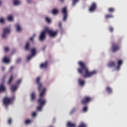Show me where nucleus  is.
Wrapping results in <instances>:
<instances>
[{"label": "nucleus", "instance_id": "obj_12", "mask_svg": "<svg viewBox=\"0 0 127 127\" xmlns=\"http://www.w3.org/2000/svg\"><path fill=\"white\" fill-rule=\"evenodd\" d=\"M123 64V61L121 60H118V66L116 67V69L119 70L120 69L121 66Z\"/></svg>", "mask_w": 127, "mask_h": 127}, {"label": "nucleus", "instance_id": "obj_17", "mask_svg": "<svg viewBox=\"0 0 127 127\" xmlns=\"http://www.w3.org/2000/svg\"><path fill=\"white\" fill-rule=\"evenodd\" d=\"M13 79V74H11L9 80L8 81L7 84L10 85L11 84V82H12V80Z\"/></svg>", "mask_w": 127, "mask_h": 127}, {"label": "nucleus", "instance_id": "obj_33", "mask_svg": "<svg viewBox=\"0 0 127 127\" xmlns=\"http://www.w3.org/2000/svg\"><path fill=\"white\" fill-rule=\"evenodd\" d=\"M7 20L9 21H12L13 20L12 16H9L7 18Z\"/></svg>", "mask_w": 127, "mask_h": 127}, {"label": "nucleus", "instance_id": "obj_11", "mask_svg": "<svg viewBox=\"0 0 127 127\" xmlns=\"http://www.w3.org/2000/svg\"><path fill=\"white\" fill-rule=\"evenodd\" d=\"M46 30L41 32L39 37V39L40 41H43L45 39L46 37Z\"/></svg>", "mask_w": 127, "mask_h": 127}, {"label": "nucleus", "instance_id": "obj_46", "mask_svg": "<svg viewBox=\"0 0 127 127\" xmlns=\"http://www.w3.org/2000/svg\"><path fill=\"white\" fill-rule=\"evenodd\" d=\"M20 61H21V59H18L16 61V63H18L20 62Z\"/></svg>", "mask_w": 127, "mask_h": 127}, {"label": "nucleus", "instance_id": "obj_6", "mask_svg": "<svg viewBox=\"0 0 127 127\" xmlns=\"http://www.w3.org/2000/svg\"><path fill=\"white\" fill-rule=\"evenodd\" d=\"M62 13L64 16L63 17V20L64 21H65L67 19V8L66 7H64L62 9Z\"/></svg>", "mask_w": 127, "mask_h": 127}, {"label": "nucleus", "instance_id": "obj_18", "mask_svg": "<svg viewBox=\"0 0 127 127\" xmlns=\"http://www.w3.org/2000/svg\"><path fill=\"white\" fill-rule=\"evenodd\" d=\"M67 127H75V124L74 123H71V122H67Z\"/></svg>", "mask_w": 127, "mask_h": 127}, {"label": "nucleus", "instance_id": "obj_44", "mask_svg": "<svg viewBox=\"0 0 127 127\" xmlns=\"http://www.w3.org/2000/svg\"><path fill=\"white\" fill-rule=\"evenodd\" d=\"M32 116L33 117H35L36 116V112H33V113H32Z\"/></svg>", "mask_w": 127, "mask_h": 127}, {"label": "nucleus", "instance_id": "obj_9", "mask_svg": "<svg viewBox=\"0 0 127 127\" xmlns=\"http://www.w3.org/2000/svg\"><path fill=\"white\" fill-rule=\"evenodd\" d=\"M97 7V4L95 2H93L90 5V7L89 9V11L91 12H94L96 10Z\"/></svg>", "mask_w": 127, "mask_h": 127}, {"label": "nucleus", "instance_id": "obj_24", "mask_svg": "<svg viewBox=\"0 0 127 127\" xmlns=\"http://www.w3.org/2000/svg\"><path fill=\"white\" fill-rule=\"evenodd\" d=\"M13 4L14 5L20 4V1L19 0H14Z\"/></svg>", "mask_w": 127, "mask_h": 127}, {"label": "nucleus", "instance_id": "obj_35", "mask_svg": "<svg viewBox=\"0 0 127 127\" xmlns=\"http://www.w3.org/2000/svg\"><path fill=\"white\" fill-rule=\"evenodd\" d=\"M6 78V75H4L2 76V78L1 79V80L2 82H4L5 80V79Z\"/></svg>", "mask_w": 127, "mask_h": 127}, {"label": "nucleus", "instance_id": "obj_50", "mask_svg": "<svg viewBox=\"0 0 127 127\" xmlns=\"http://www.w3.org/2000/svg\"><path fill=\"white\" fill-rule=\"evenodd\" d=\"M28 2L30 3V1L29 0H28Z\"/></svg>", "mask_w": 127, "mask_h": 127}, {"label": "nucleus", "instance_id": "obj_8", "mask_svg": "<svg viewBox=\"0 0 127 127\" xmlns=\"http://www.w3.org/2000/svg\"><path fill=\"white\" fill-rule=\"evenodd\" d=\"M31 53L32 55L29 56L27 59V60L28 61L30 60V59H31V58H32V57L35 56V54L36 53V48H32L31 49Z\"/></svg>", "mask_w": 127, "mask_h": 127}, {"label": "nucleus", "instance_id": "obj_49", "mask_svg": "<svg viewBox=\"0 0 127 127\" xmlns=\"http://www.w3.org/2000/svg\"><path fill=\"white\" fill-rule=\"evenodd\" d=\"M1 4V1L0 0V5Z\"/></svg>", "mask_w": 127, "mask_h": 127}, {"label": "nucleus", "instance_id": "obj_21", "mask_svg": "<svg viewBox=\"0 0 127 127\" xmlns=\"http://www.w3.org/2000/svg\"><path fill=\"white\" fill-rule=\"evenodd\" d=\"M31 101H34L35 100V93L32 92L31 95Z\"/></svg>", "mask_w": 127, "mask_h": 127}, {"label": "nucleus", "instance_id": "obj_36", "mask_svg": "<svg viewBox=\"0 0 127 127\" xmlns=\"http://www.w3.org/2000/svg\"><path fill=\"white\" fill-rule=\"evenodd\" d=\"M21 83V79H20L16 81V84L18 85Z\"/></svg>", "mask_w": 127, "mask_h": 127}, {"label": "nucleus", "instance_id": "obj_14", "mask_svg": "<svg viewBox=\"0 0 127 127\" xmlns=\"http://www.w3.org/2000/svg\"><path fill=\"white\" fill-rule=\"evenodd\" d=\"M15 28L17 32H21V27L20 26V25L19 24H16L15 25Z\"/></svg>", "mask_w": 127, "mask_h": 127}, {"label": "nucleus", "instance_id": "obj_43", "mask_svg": "<svg viewBox=\"0 0 127 127\" xmlns=\"http://www.w3.org/2000/svg\"><path fill=\"white\" fill-rule=\"evenodd\" d=\"M12 122V120H11V118H9L8 120V124L9 125L11 124V122Z\"/></svg>", "mask_w": 127, "mask_h": 127}, {"label": "nucleus", "instance_id": "obj_40", "mask_svg": "<svg viewBox=\"0 0 127 127\" xmlns=\"http://www.w3.org/2000/svg\"><path fill=\"white\" fill-rule=\"evenodd\" d=\"M43 107V106L42 105H39V106H38V107H37V110H39V111L41 110V109H42V108Z\"/></svg>", "mask_w": 127, "mask_h": 127}, {"label": "nucleus", "instance_id": "obj_22", "mask_svg": "<svg viewBox=\"0 0 127 127\" xmlns=\"http://www.w3.org/2000/svg\"><path fill=\"white\" fill-rule=\"evenodd\" d=\"M113 17V15L112 14H108L105 15V19H108L109 18H112Z\"/></svg>", "mask_w": 127, "mask_h": 127}, {"label": "nucleus", "instance_id": "obj_16", "mask_svg": "<svg viewBox=\"0 0 127 127\" xmlns=\"http://www.w3.org/2000/svg\"><path fill=\"white\" fill-rule=\"evenodd\" d=\"M78 83L80 86H83L85 84V81H84V80H82L80 78H79V79H78Z\"/></svg>", "mask_w": 127, "mask_h": 127}, {"label": "nucleus", "instance_id": "obj_4", "mask_svg": "<svg viewBox=\"0 0 127 127\" xmlns=\"http://www.w3.org/2000/svg\"><path fill=\"white\" fill-rule=\"evenodd\" d=\"M46 32L48 33L49 35L51 37H55L58 33V30L54 31V30L49 29H46Z\"/></svg>", "mask_w": 127, "mask_h": 127}, {"label": "nucleus", "instance_id": "obj_10", "mask_svg": "<svg viewBox=\"0 0 127 127\" xmlns=\"http://www.w3.org/2000/svg\"><path fill=\"white\" fill-rule=\"evenodd\" d=\"M10 33V29L9 28H5L3 29V32L2 35V37L3 38H5V36L6 35L9 34Z\"/></svg>", "mask_w": 127, "mask_h": 127}, {"label": "nucleus", "instance_id": "obj_23", "mask_svg": "<svg viewBox=\"0 0 127 127\" xmlns=\"http://www.w3.org/2000/svg\"><path fill=\"white\" fill-rule=\"evenodd\" d=\"M106 90L109 94H111L112 93V88L109 86H108L106 87Z\"/></svg>", "mask_w": 127, "mask_h": 127}, {"label": "nucleus", "instance_id": "obj_1", "mask_svg": "<svg viewBox=\"0 0 127 127\" xmlns=\"http://www.w3.org/2000/svg\"><path fill=\"white\" fill-rule=\"evenodd\" d=\"M78 64L80 66L77 69L78 72L80 74H83L84 73V78H90L93 75H96L97 73V71H90L89 69L87 67L85 63L83 62H79Z\"/></svg>", "mask_w": 127, "mask_h": 127}, {"label": "nucleus", "instance_id": "obj_48", "mask_svg": "<svg viewBox=\"0 0 127 127\" xmlns=\"http://www.w3.org/2000/svg\"><path fill=\"white\" fill-rule=\"evenodd\" d=\"M75 111V109H73L72 111L71 112V114H72L73 112H74Z\"/></svg>", "mask_w": 127, "mask_h": 127}, {"label": "nucleus", "instance_id": "obj_52", "mask_svg": "<svg viewBox=\"0 0 127 127\" xmlns=\"http://www.w3.org/2000/svg\"><path fill=\"white\" fill-rule=\"evenodd\" d=\"M49 127H53V126H49Z\"/></svg>", "mask_w": 127, "mask_h": 127}, {"label": "nucleus", "instance_id": "obj_51", "mask_svg": "<svg viewBox=\"0 0 127 127\" xmlns=\"http://www.w3.org/2000/svg\"><path fill=\"white\" fill-rule=\"evenodd\" d=\"M61 1L63 2L64 1V0H61Z\"/></svg>", "mask_w": 127, "mask_h": 127}, {"label": "nucleus", "instance_id": "obj_34", "mask_svg": "<svg viewBox=\"0 0 127 127\" xmlns=\"http://www.w3.org/2000/svg\"><path fill=\"white\" fill-rule=\"evenodd\" d=\"M30 123H31V120H26L25 121V124L26 125H28Z\"/></svg>", "mask_w": 127, "mask_h": 127}, {"label": "nucleus", "instance_id": "obj_19", "mask_svg": "<svg viewBox=\"0 0 127 127\" xmlns=\"http://www.w3.org/2000/svg\"><path fill=\"white\" fill-rule=\"evenodd\" d=\"M16 89H17V86L16 85H13L11 87V90L12 92H13L15 91V90H16Z\"/></svg>", "mask_w": 127, "mask_h": 127}, {"label": "nucleus", "instance_id": "obj_13", "mask_svg": "<svg viewBox=\"0 0 127 127\" xmlns=\"http://www.w3.org/2000/svg\"><path fill=\"white\" fill-rule=\"evenodd\" d=\"M48 65V61H46L45 63H42L41 64L40 67L41 68H47Z\"/></svg>", "mask_w": 127, "mask_h": 127}, {"label": "nucleus", "instance_id": "obj_39", "mask_svg": "<svg viewBox=\"0 0 127 127\" xmlns=\"http://www.w3.org/2000/svg\"><path fill=\"white\" fill-rule=\"evenodd\" d=\"M36 35H34L32 37H31L30 38V41H33V40L34 39V38L35 37Z\"/></svg>", "mask_w": 127, "mask_h": 127}, {"label": "nucleus", "instance_id": "obj_26", "mask_svg": "<svg viewBox=\"0 0 127 127\" xmlns=\"http://www.w3.org/2000/svg\"><path fill=\"white\" fill-rule=\"evenodd\" d=\"M25 50L26 51H29V42H27L25 45Z\"/></svg>", "mask_w": 127, "mask_h": 127}, {"label": "nucleus", "instance_id": "obj_3", "mask_svg": "<svg viewBox=\"0 0 127 127\" xmlns=\"http://www.w3.org/2000/svg\"><path fill=\"white\" fill-rule=\"evenodd\" d=\"M120 48L121 46L119 43L113 42L112 44L111 51L113 53H116L117 51L120 50Z\"/></svg>", "mask_w": 127, "mask_h": 127}, {"label": "nucleus", "instance_id": "obj_37", "mask_svg": "<svg viewBox=\"0 0 127 127\" xmlns=\"http://www.w3.org/2000/svg\"><path fill=\"white\" fill-rule=\"evenodd\" d=\"M9 51V48L7 47L4 48V51L5 52H8Z\"/></svg>", "mask_w": 127, "mask_h": 127}, {"label": "nucleus", "instance_id": "obj_25", "mask_svg": "<svg viewBox=\"0 0 127 127\" xmlns=\"http://www.w3.org/2000/svg\"><path fill=\"white\" fill-rule=\"evenodd\" d=\"M3 62L5 63H9V59H8L6 57H5L3 59Z\"/></svg>", "mask_w": 127, "mask_h": 127}, {"label": "nucleus", "instance_id": "obj_42", "mask_svg": "<svg viewBox=\"0 0 127 127\" xmlns=\"http://www.w3.org/2000/svg\"><path fill=\"white\" fill-rule=\"evenodd\" d=\"M14 68V66H11L9 68V72H11L12 71V70H13V69Z\"/></svg>", "mask_w": 127, "mask_h": 127}, {"label": "nucleus", "instance_id": "obj_7", "mask_svg": "<svg viewBox=\"0 0 127 127\" xmlns=\"http://www.w3.org/2000/svg\"><path fill=\"white\" fill-rule=\"evenodd\" d=\"M12 101V99H11V98L6 97L3 99V104L5 106H7V105H9L11 104Z\"/></svg>", "mask_w": 127, "mask_h": 127}, {"label": "nucleus", "instance_id": "obj_45", "mask_svg": "<svg viewBox=\"0 0 127 127\" xmlns=\"http://www.w3.org/2000/svg\"><path fill=\"white\" fill-rule=\"evenodd\" d=\"M109 30H110V31L111 32H113V28L112 27H110Z\"/></svg>", "mask_w": 127, "mask_h": 127}, {"label": "nucleus", "instance_id": "obj_47", "mask_svg": "<svg viewBox=\"0 0 127 127\" xmlns=\"http://www.w3.org/2000/svg\"><path fill=\"white\" fill-rule=\"evenodd\" d=\"M1 69H2V70L4 71V69H5L4 66H2Z\"/></svg>", "mask_w": 127, "mask_h": 127}, {"label": "nucleus", "instance_id": "obj_2", "mask_svg": "<svg viewBox=\"0 0 127 127\" xmlns=\"http://www.w3.org/2000/svg\"><path fill=\"white\" fill-rule=\"evenodd\" d=\"M36 83L38 85V90L41 92L39 94V98L38 99V103L39 106H44L46 104V100L43 97L45 96L46 89L45 87L43 88V84L40 82V77L39 76L36 79Z\"/></svg>", "mask_w": 127, "mask_h": 127}, {"label": "nucleus", "instance_id": "obj_31", "mask_svg": "<svg viewBox=\"0 0 127 127\" xmlns=\"http://www.w3.org/2000/svg\"><path fill=\"white\" fill-rule=\"evenodd\" d=\"M108 11L109 12H110V13L114 12L115 11V9L114 8H113V7L109 8L108 9Z\"/></svg>", "mask_w": 127, "mask_h": 127}, {"label": "nucleus", "instance_id": "obj_5", "mask_svg": "<svg viewBox=\"0 0 127 127\" xmlns=\"http://www.w3.org/2000/svg\"><path fill=\"white\" fill-rule=\"evenodd\" d=\"M92 98L89 96H84L81 100V103L83 105H86L91 102Z\"/></svg>", "mask_w": 127, "mask_h": 127}, {"label": "nucleus", "instance_id": "obj_32", "mask_svg": "<svg viewBox=\"0 0 127 127\" xmlns=\"http://www.w3.org/2000/svg\"><path fill=\"white\" fill-rule=\"evenodd\" d=\"M46 21L48 23H51L50 18H49L48 17H46Z\"/></svg>", "mask_w": 127, "mask_h": 127}, {"label": "nucleus", "instance_id": "obj_20", "mask_svg": "<svg viewBox=\"0 0 127 127\" xmlns=\"http://www.w3.org/2000/svg\"><path fill=\"white\" fill-rule=\"evenodd\" d=\"M2 91H5V88L4 87V86H3V84H1L0 85V92Z\"/></svg>", "mask_w": 127, "mask_h": 127}, {"label": "nucleus", "instance_id": "obj_30", "mask_svg": "<svg viewBox=\"0 0 127 127\" xmlns=\"http://www.w3.org/2000/svg\"><path fill=\"white\" fill-rule=\"evenodd\" d=\"M78 127H86V125L84 122H81V123L79 124Z\"/></svg>", "mask_w": 127, "mask_h": 127}, {"label": "nucleus", "instance_id": "obj_41", "mask_svg": "<svg viewBox=\"0 0 127 127\" xmlns=\"http://www.w3.org/2000/svg\"><path fill=\"white\" fill-rule=\"evenodd\" d=\"M87 110H88V108L87 106H85V107H84V108L83 109V111L84 112H86Z\"/></svg>", "mask_w": 127, "mask_h": 127}, {"label": "nucleus", "instance_id": "obj_15", "mask_svg": "<svg viewBox=\"0 0 127 127\" xmlns=\"http://www.w3.org/2000/svg\"><path fill=\"white\" fill-rule=\"evenodd\" d=\"M108 66L110 67H115V62L114 61L110 62L108 64Z\"/></svg>", "mask_w": 127, "mask_h": 127}, {"label": "nucleus", "instance_id": "obj_28", "mask_svg": "<svg viewBox=\"0 0 127 127\" xmlns=\"http://www.w3.org/2000/svg\"><path fill=\"white\" fill-rule=\"evenodd\" d=\"M59 12V11L57 9H53V10H52V13L54 15H56L57 14H58Z\"/></svg>", "mask_w": 127, "mask_h": 127}, {"label": "nucleus", "instance_id": "obj_27", "mask_svg": "<svg viewBox=\"0 0 127 127\" xmlns=\"http://www.w3.org/2000/svg\"><path fill=\"white\" fill-rule=\"evenodd\" d=\"M79 0H72V6H74L76 5V4L79 1Z\"/></svg>", "mask_w": 127, "mask_h": 127}, {"label": "nucleus", "instance_id": "obj_38", "mask_svg": "<svg viewBox=\"0 0 127 127\" xmlns=\"http://www.w3.org/2000/svg\"><path fill=\"white\" fill-rule=\"evenodd\" d=\"M0 23L3 24L4 23V19L2 18L0 19Z\"/></svg>", "mask_w": 127, "mask_h": 127}, {"label": "nucleus", "instance_id": "obj_29", "mask_svg": "<svg viewBox=\"0 0 127 127\" xmlns=\"http://www.w3.org/2000/svg\"><path fill=\"white\" fill-rule=\"evenodd\" d=\"M59 28H60V30H61V33H63V28H62V24L61 22H59Z\"/></svg>", "mask_w": 127, "mask_h": 127}]
</instances>
